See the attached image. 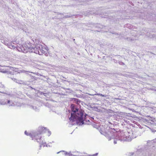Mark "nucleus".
<instances>
[{
  "label": "nucleus",
  "instance_id": "2",
  "mask_svg": "<svg viewBox=\"0 0 156 156\" xmlns=\"http://www.w3.org/2000/svg\"><path fill=\"white\" fill-rule=\"evenodd\" d=\"M47 133H48V136H49L51 134V132L49 131L48 129L44 127H41L40 129L38 131V133L37 134L35 133L34 134H32L31 133H29L27 131H25V134L27 136H30L32 138V140L34 139V137L35 138L37 142L40 144V146L43 147L47 146L46 143L44 141V139L43 138H42L41 137H40L39 139L38 138L39 137V135Z\"/></svg>",
  "mask_w": 156,
  "mask_h": 156
},
{
  "label": "nucleus",
  "instance_id": "13",
  "mask_svg": "<svg viewBox=\"0 0 156 156\" xmlns=\"http://www.w3.org/2000/svg\"><path fill=\"white\" fill-rule=\"evenodd\" d=\"M9 102H10L9 101H8V103H9Z\"/></svg>",
  "mask_w": 156,
  "mask_h": 156
},
{
  "label": "nucleus",
  "instance_id": "4",
  "mask_svg": "<svg viewBox=\"0 0 156 156\" xmlns=\"http://www.w3.org/2000/svg\"><path fill=\"white\" fill-rule=\"evenodd\" d=\"M39 51H36L35 53L38 54L39 55H41L43 54H45L47 50L44 47H41V48H39Z\"/></svg>",
  "mask_w": 156,
  "mask_h": 156
},
{
  "label": "nucleus",
  "instance_id": "5",
  "mask_svg": "<svg viewBox=\"0 0 156 156\" xmlns=\"http://www.w3.org/2000/svg\"><path fill=\"white\" fill-rule=\"evenodd\" d=\"M39 48H40V47H36L34 48H32L30 49L31 51V52H34L35 53L36 51H39Z\"/></svg>",
  "mask_w": 156,
  "mask_h": 156
},
{
  "label": "nucleus",
  "instance_id": "9",
  "mask_svg": "<svg viewBox=\"0 0 156 156\" xmlns=\"http://www.w3.org/2000/svg\"><path fill=\"white\" fill-rule=\"evenodd\" d=\"M12 80H16V79L13 78H12Z\"/></svg>",
  "mask_w": 156,
  "mask_h": 156
},
{
  "label": "nucleus",
  "instance_id": "12",
  "mask_svg": "<svg viewBox=\"0 0 156 156\" xmlns=\"http://www.w3.org/2000/svg\"><path fill=\"white\" fill-rule=\"evenodd\" d=\"M7 72L6 71H5L3 72L4 73H7Z\"/></svg>",
  "mask_w": 156,
  "mask_h": 156
},
{
  "label": "nucleus",
  "instance_id": "7",
  "mask_svg": "<svg viewBox=\"0 0 156 156\" xmlns=\"http://www.w3.org/2000/svg\"><path fill=\"white\" fill-rule=\"evenodd\" d=\"M100 96H102V97H105V96L104 95H103L101 94H100Z\"/></svg>",
  "mask_w": 156,
  "mask_h": 156
},
{
  "label": "nucleus",
  "instance_id": "3",
  "mask_svg": "<svg viewBox=\"0 0 156 156\" xmlns=\"http://www.w3.org/2000/svg\"><path fill=\"white\" fill-rule=\"evenodd\" d=\"M19 49L20 50H19V48H18V49L19 51H22L24 53H26L28 51H30V48H24L23 45H21L20 46Z\"/></svg>",
  "mask_w": 156,
  "mask_h": 156
},
{
  "label": "nucleus",
  "instance_id": "10",
  "mask_svg": "<svg viewBox=\"0 0 156 156\" xmlns=\"http://www.w3.org/2000/svg\"><path fill=\"white\" fill-rule=\"evenodd\" d=\"M91 156L90 155H84V156Z\"/></svg>",
  "mask_w": 156,
  "mask_h": 156
},
{
  "label": "nucleus",
  "instance_id": "11",
  "mask_svg": "<svg viewBox=\"0 0 156 156\" xmlns=\"http://www.w3.org/2000/svg\"><path fill=\"white\" fill-rule=\"evenodd\" d=\"M66 156H71L70 155L68 154V155H66Z\"/></svg>",
  "mask_w": 156,
  "mask_h": 156
},
{
  "label": "nucleus",
  "instance_id": "6",
  "mask_svg": "<svg viewBox=\"0 0 156 156\" xmlns=\"http://www.w3.org/2000/svg\"><path fill=\"white\" fill-rule=\"evenodd\" d=\"M15 72H12L9 73L12 74V75H14V74Z\"/></svg>",
  "mask_w": 156,
  "mask_h": 156
},
{
  "label": "nucleus",
  "instance_id": "8",
  "mask_svg": "<svg viewBox=\"0 0 156 156\" xmlns=\"http://www.w3.org/2000/svg\"><path fill=\"white\" fill-rule=\"evenodd\" d=\"M98 154V153H96V154H94L93 155V156L96 155H97Z\"/></svg>",
  "mask_w": 156,
  "mask_h": 156
},
{
  "label": "nucleus",
  "instance_id": "1",
  "mask_svg": "<svg viewBox=\"0 0 156 156\" xmlns=\"http://www.w3.org/2000/svg\"><path fill=\"white\" fill-rule=\"evenodd\" d=\"M71 107L73 113L71 114V116L69 118V120L72 122L76 121L83 124V122L85 120V119L83 116L82 110L76 108L75 105L73 104L71 105Z\"/></svg>",
  "mask_w": 156,
  "mask_h": 156
},
{
  "label": "nucleus",
  "instance_id": "14",
  "mask_svg": "<svg viewBox=\"0 0 156 156\" xmlns=\"http://www.w3.org/2000/svg\"><path fill=\"white\" fill-rule=\"evenodd\" d=\"M25 46V45H24V47H26V46Z\"/></svg>",
  "mask_w": 156,
  "mask_h": 156
}]
</instances>
